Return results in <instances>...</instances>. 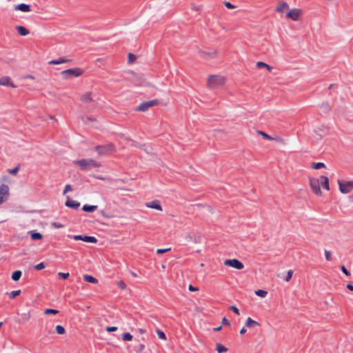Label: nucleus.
<instances>
[{"mask_svg": "<svg viewBox=\"0 0 353 353\" xmlns=\"http://www.w3.org/2000/svg\"><path fill=\"white\" fill-rule=\"evenodd\" d=\"M74 164L78 165L82 170L99 168L101 164L92 159H86L74 161Z\"/></svg>", "mask_w": 353, "mask_h": 353, "instance_id": "f257e3e1", "label": "nucleus"}, {"mask_svg": "<svg viewBox=\"0 0 353 353\" xmlns=\"http://www.w3.org/2000/svg\"><path fill=\"white\" fill-rule=\"evenodd\" d=\"M225 83V78L222 75H209L207 85L210 89L218 88Z\"/></svg>", "mask_w": 353, "mask_h": 353, "instance_id": "f03ea898", "label": "nucleus"}, {"mask_svg": "<svg viewBox=\"0 0 353 353\" xmlns=\"http://www.w3.org/2000/svg\"><path fill=\"white\" fill-rule=\"evenodd\" d=\"M83 73V70L79 68H71L63 70L61 72L63 79H69L72 77H78Z\"/></svg>", "mask_w": 353, "mask_h": 353, "instance_id": "7ed1b4c3", "label": "nucleus"}, {"mask_svg": "<svg viewBox=\"0 0 353 353\" xmlns=\"http://www.w3.org/2000/svg\"><path fill=\"white\" fill-rule=\"evenodd\" d=\"M339 190L343 194L350 193L353 190V181H338Z\"/></svg>", "mask_w": 353, "mask_h": 353, "instance_id": "20e7f679", "label": "nucleus"}, {"mask_svg": "<svg viewBox=\"0 0 353 353\" xmlns=\"http://www.w3.org/2000/svg\"><path fill=\"white\" fill-rule=\"evenodd\" d=\"M99 156L108 155L115 151V147L112 144L98 145L95 148Z\"/></svg>", "mask_w": 353, "mask_h": 353, "instance_id": "39448f33", "label": "nucleus"}, {"mask_svg": "<svg viewBox=\"0 0 353 353\" xmlns=\"http://www.w3.org/2000/svg\"><path fill=\"white\" fill-rule=\"evenodd\" d=\"M310 185L312 190L318 196L322 195V191L320 188L321 176L319 179L312 178L310 180Z\"/></svg>", "mask_w": 353, "mask_h": 353, "instance_id": "423d86ee", "label": "nucleus"}, {"mask_svg": "<svg viewBox=\"0 0 353 353\" xmlns=\"http://www.w3.org/2000/svg\"><path fill=\"white\" fill-rule=\"evenodd\" d=\"M10 188L8 185L1 183L0 185V205L5 203L9 198Z\"/></svg>", "mask_w": 353, "mask_h": 353, "instance_id": "0eeeda50", "label": "nucleus"}, {"mask_svg": "<svg viewBox=\"0 0 353 353\" xmlns=\"http://www.w3.org/2000/svg\"><path fill=\"white\" fill-rule=\"evenodd\" d=\"M303 15V11L301 9L294 8L290 10L286 13V17L293 21H299Z\"/></svg>", "mask_w": 353, "mask_h": 353, "instance_id": "6e6552de", "label": "nucleus"}, {"mask_svg": "<svg viewBox=\"0 0 353 353\" xmlns=\"http://www.w3.org/2000/svg\"><path fill=\"white\" fill-rule=\"evenodd\" d=\"M159 103L157 99L142 102L139 106L136 108V110L139 112H145L150 108L154 106Z\"/></svg>", "mask_w": 353, "mask_h": 353, "instance_id": "1a4fd4ad", "label": "nucleus"}, {"mask_svg": "<svg viewBox=\"0 0 353 353\" xmlns=\"http://www.w3.org/2000/svg\"><path fill=\"white\" fill-rule=\"evenodd\" d=\"M224 265L236 270H242L244 268L243 264L236 259H227L224 261Z\"/></svg>", "mask_w": 353, "mask_h": 353, "instance_id": "9d476101", "label": "nucleus"}, {"mask_svg": "<svg viewBox=\"0 0 353 353\" xmlns=\"http://www.w3.org/2000/svg\"><path fill=\"white\" fill-rule=\"evenodd\" d=\"M327 132V128L324 126H319L314 129L312 135L316 138L319 139L322 137L325 136Z\"/></svg>", "mask_w": 353, "mask_h": 353, "instance_id": "9b49d317", "label": "nucleus"}, {"mask_svg": "<svg viewBox=\"0 0 353 353\" xmlns=\"http://www.w3.org/2000/svg\"><path fill=\"white\" fill-rule=\"evenodd\" d=\"M215 212V210L210 206L204 208L202 210L203 218L204 219H214L216 216H212Z\"/></svg>", "mask_w": 353, "mask_h": 353, "instance_id": "f8f14e48", "label": "nucleus"}, {"mask_svg": "<svg viewBox=\"0 0 353 353\" xmlns=\"http://www.w3.org/2000/svg\"><path fill=\"white\" fill-rule=\"evenodd\" d=\"M147 208H152L159 211H162V207L160 201L159 200H153L152 201L148 202L145 204Z\"/></svg>", "mask_w": 353, "mask_h": 353, "instance_id": "ddd939ff", "label": "nucleus"}, {"mask_svg": "<svg viewBox=\"0 0 353 353\" xmlns=\"http://www.w3.org/2000/svg\"><path fill=\"white\" fill-rule=\"evenodd\" d=\"M80 101L83 103H89L94 101L93 97H92V92H87L81 94L80 97Z\"/></svg>", "mask_w": 353, "mask_h": 353, "instance_id": "4468645a", "label": "nucleus"}, {"mask_svg": "<svg viewBox=\"0 0 353 353\" xmlns=\"http://www.w3.org/2000/svg\"><path fill=\"white\" fill-rule=\"evenodd\" d=\"M0 85L4 86H10L11 88H16V85L11 81L9 77L4 76L0 78Z\"/></svg>", "mask_w": 353, "mask_h": 353, "instance_id": "2eb2a0df", "label": "nucleus"}, {"mask_svg": "<svg viewBox=\"0 0 353 353\" xmlns=\"http://www.w3.org/2000/svg\"><path fill=\"white\" fill-rule=\"evenodd\" d=\"M65 205L72 209H77L80 206V203L77 201L72 200L69 196H67Z\"/></svg>", "mask_w": 353, "mask_h": 353, "instance_id": "dca6fc26", "label": "nucleus"}, {"mask_svg": "<svg viewBox=\"0 0 353 353\" xmlns=\"http://www.w3.org/2000/svg\"><path fill=\"white\" fill-rule=\"evenodd\" d=\"M14 10H20L23 12H28L31 11L30 6L26 3H20L18 5H16L14 7Z\"/></svg>", "mask_w": 353, "mask_h": 353, "instance_id": "f3484780", "label": "nucleus"}, {"mask_svg": "<svg viewBox=\"0 0 353 353\" xmlns=\"http://www.w3.org/2000/svg\"><path fill=\"white\" fill-rule=\"evenodd\" d=\"M145 349V345L141 342H137L134 345L133 350L135 353H141Z\"/></svg>", "mask_w": 353, "mask_h": 353, "instance_id": "a211bd4d", "label": "nucleus"}, {"mask_svg": "<svg viewBox=\"0 0 353 353\" xmlns=\"http://www.w3.org/2000/svg\"><path fill=\"white\" fill-rule=\"evenodd\" d=\"M15 28L17 30V32L19 33V34L21 36H23V37L27 36L30 33V31L24 26H17Z\"/></svg>", "mask_w": 353, "mask_h": 353, "instance_id": "6ab92c4d", "label": "nucleus"}, {"mask_svg": "<svg viewBox=\"0 0 353 353\" xmlns=\"http://www.w3.org/2000/svg\"><path fill=\"white\" fill-rule=\"evenodd\" d=\"M245 325L248 327H253L256 326H260V323L255 320H253L250 317H248L245 321Z\"/></svg>", "mask_w": 353, "mask_h": 353, "instance_id": "aec40b11", "label": "nucleus"}, {"mask_svg": "<svg viewBox=\"0 0 353 353\" xmlns=\"http://www.w3.org/2000/svg\"><path fill=\"white\" fill-rule=\"evenodd\" d=\"M217 55V50H214L211 52H201V57L203 58H214Z\"/></svg>", "mask_w": 353, "mask_h": 353, "instance_id": "412c9836", "label": "nucleus"}, {"mask_svg": "<svg viewBox=\"0 0 353 353\" xmlns=\"http://www.w3.org/2000/svg\"><path fill=\"white\" fill-rule=\"evenodd\" d=\"M256 66L258 68H265L269 72H271L272 70V69H273V68L272 66H270V65H268L266 63H264L263 61H258V62H256Z\"/></svg>", "mask_w": 353, "mask_h": 353, "instance_id": "4be33fe9", "label": "nucleus"}, {"mask_svg": "<svg viewBox=\"0 0 353 353\" xmlns=\"http://www.w3.org/2000/svg\"><path fill=\"white\" fill-rule=\"evenodd\" d=\"M321 184L325 190H330L329 180L326 176H321Z\"/></svg>", "mask_w": 353, "mask_h": 353, "instance_id": "5701e85b", "label": "nucleus"}, {"mask_svg": "<svg viewBox=\"0 0 353 353\" xmlns=\"http://www.w3.org/2000/svg\"><path fill=\"white\" fill-rule=\"evenodd\" d=\"M228 349L221 343L216 344V351L217 353H225L228 352Z\"/></svg>", "mask_w": 353, "mask_h": 353, "instance_id": "b1692460", "label": "nucleus"}, {"mask_svg": "<svg viewBox=\"0 0 353 353\" xmlns=\"http://www.w3.org/2000/svg\"><path fill=\"white\" fill-rule=\"evenodd\" d=\"M116 285L118 287V288L121 290V291H125L127 290V284L126 283L122 280V279H120V280H118L117 282H116Z\"/></svg>", "mask_w": 353, "mask_h": 353, "instance_id": "393cba45", "label": "nucleus"}, {"mask_svg": "<svg viewBox=\"0 0 353 353\" xmlns=\"http://www.w3.org/2000/svg\"><path fill=\"white\" fill-rule=\"evenodd\" d=\"M29 234H30L31 239L33 241L41 240L43 238V236L41 233L34 231H30Z\"/></svg>", "mask_w": 353, "mask_h": 353, "instance_id": "a878e982", "label": "nucleus"}, {"mask_svg": "<svg viewBox=\"0 0 353 353\" xmlns=\"http://www.w3.org/2000/svg\"><path fill=\"white\" fill-rule=\"evenodd\" d=\"M83 278L84 281H85L88 283H90L96 284L98 283V280L95 277H94L91 275L85 274L83 276Z\"/></svg>", "mask_w": 353, "mask_h": 353, "instance_id": "bb28decb", "label": "nucleus"}, {"mask_svg": "<svg viewBox=\"0 0 353 353\" xmlns=\"http://www.w3.org/2000/svg\"><path fill=\"white\" fill-rule=\"evenodd\" d=\"M288 8V5L286 2H281L279 3L276 8V11L278 12H283L285 9Z\"/></svg>", "mask_w": 353, "mask_h": 353, "instance_id": "cd10ccee", "label": "nucleus"}, {"mask_svg": "<svg viewBox=\"0 0 353 353\" xmlns=\"http://www.w3.org/2000/svg\"><path fill=\"white\" fill-rule=\"evenodd\" d=\"M22 273L20 270L14 271L12 274V279L14 281H17L21 277Z\"/></svg>", "mask_w": 353, "mask_h": 353, "instance_id": "c85d7f7f", "label": "nucleus"}, {"mask_svg": "<svg viewBox=\"0 0 353 353\" xmlns=\"http://www.w3.org/2000/svg\"><path fill=\"white\" fill-rule=\"evenodd\" d=\"M97 205H84L82 208V210L85 212H93L97 210Z\"/></svg>", "mask_w": 353, "mask_h": 353, "instance_id": "c756f323", "label": "nucleus"}, {"mask_svg": "<svg viewBox=\"0 0 353 353\" xmlns=\"http://www.w3.org/2000/svg\"><path fill=\"white\" fill-rule=\"evenodd\" d=\"M133 339V336L129 332H125L122 334V340L123 341H131Z\"/></svg>", "mask_w": 353, "mask_h": 353, "instance_id": "7c9ffc66", "label": "nucleus"}, {"mask_svg": "<svg viewBox=\"0 0 353 353\" xmlns=\"http://www.w3.org/2000/svg\"><path fill=\"white\" fill-rule=\"evenodd\" d=\"M257 133L266 140H270V141L276 140L275 138L270 137V135H268V134H266L265 132H264L263 131H258Z\"/></svg>", "mask_w": 353, "mask_h": 353, "instance_id": "2f4dec72", "label": "nucleus"}, {"mask_svg": "<svg viewBox=\"0 0 353 353\" xmlns=\"http://www.w3.org/2000/svg\"><path fill=\"white\" fill-rule=\"evenodd\" d=\"M83 241L88 243H96L97 242V239L94 236H84Z\"/></svg>", "mask_w": 353, "mask_h": 353, "instance_id": "473e14b6", "label": "nucleus"}, {"mask_svg": "<svg viewBox=\"0 0 353 353\" xmlns=\"http://www.w3.org/2000/svg\"><path fill=\"white\" fill-rule=\"evenodd\" d=\"M156 333L160 339L163 340V341L167 340L166 335L162 330H157Z\"/></svg>", "mask_w": 353, "mask_h": 353, "instance_id": "72a5a7b5", "label": "nucleus"}, {"mask_svg": "<svg viewBox=\"0 0 353 353\" xmlns=\"http://www.w3.org/2000/svg\"><path fill=\"white\" fill-rule=\"evenodd\" d=\"M255 294L258 296H260L261 298H265L268 294V292L265 290H258L255 291Z\"/></svg>", "mask_w": 353, "mask_h": 353, "instance_id": "f704fd0d", "label": "nucleus"}, {"mask_svg": "<svg viewBox=\"0 0 353 353\" xmlns=\"http://www.w3.org/2000/svg\"><path fill=\"white\" fill-rule=\"evenodd\" d=\"M56 332L58 334L62 335L65 332V328L60 325H58L55 327Z\"/></svg>", "mask_w": 353, "mask_h": 353, "instance_id": "c9c22d12", "label": "nucleus"}, {"mask_svg": "<svg viewBox=\"0 0 353 353\" xmlns=\"http://www.w3.org/2000/svg\"><path fill=\"white\" fill-rule=\"evenodd\" d=\"M21 294V290H14V291H12L10 294H9V296L11 299H14L15 297H17V296H19V294Z\"/></svg>", "mask_w": 353, "mask_h": 353, "instance_id": "e433bc0d", "label": "nucleus"}, {"mask_svg": "<svg viewBox=\"0 0 353 353\" xmlns=\"http://www.w3.org/2000/svg\"><path fill=\"white\" fill-rule=\"evenodd\" d=\"M59 311L54 309H46L44 310V314L46 315L49 314H58Z\"/></svg>", "mask_w": 353, "mask_h": 353, "instance_id": "4c0bfd02", "label": "nucleus"}, {"mask_svg": "<svg viewBox=\"0 0 353 353\" xmlns=\"http://www.w3.org/2000/svg\"><path fill=\"white\" fill-rule=\"evenodd\" d=\"M325 165L323 163L318 162L312 164V168L318 170L324 168Z\"/></svg>", "mask_w": 353, "mask_h": 353, "instance_id": "58836bf2", "label": "nucleus"}, {"mask_svg": "<svg viewBox=\"0 0 353 353\" xmlns=\"http://www.w3.org/2000/svg\"><path fill=\"white\" fill-rule=\"evenodd\" d=\"M20 169V166L19 165H17L13 169H10V170H8V173H10V174H12V175H15L17 174V172H19Z\"/></svg>", "mask_w": 353, "mask_h": 353, "instance_id": "ea45409f", "label": "nucleus"}, {"mask_svg": "<svg viewBox=\"0 0 353 353\" xmlns=\"http://www.w3.org/2000/svg\"><path fill=\"white\" fill-rule=\"evenodd\" d=\"M100 214H101V216H103V218L104 219H112L113 218V216L110 214V213H106L104 211L101 210L100 212Z\"/></svg>", "mask_w": 353, "mask_h": 353, "instance_id": "a19ab883", "label": "nucleus"}, {"mask_svg": "<svg viewBox=\"0 0 353 353\" xmlns=\"http://www.w3.org/2000/svg\"><path fill=\"white\" fill-rule=\"evenodd\" d=\"M58 276H59V278H61V279H62L63 280H65V279H67L69 277L70 274H69L68 272H67V273L59 272L58 273Z\"/></svg>", "mask_w": 353, "mask_h": 353, "instance_id": "79ce46f5", "label": "nucleus"}, {"mask_svg": "<svg viewBox=\"0 0 353 353\" xmlns=\"http://www.w3.org/2000/svg\"><path fill=\"white\" fill-rule=\"evenodd\" d=\"M136 59H137V57L135 55H134L132 53L128 54V62L130 63L134 62L136 61Z\"/></svg>", "mask_w": 353, "mask_h": 353, "instance_id": "37998d69", "label": "nucleus"}, {"mask_svg": "<svg viewBox=\"0 0 353 353\" xmlns=\"http://www.w3.org/2000/svg\"><path fill=\"white\" fill-rule=\"evenodd\" d=\"M202 6L200 5L191 4V9L194 11L198 12L201 10Z\"/></svg>", "mask_w": 353, "mask_h": 353, "instance_id": "c03bdc74", "label": "nucleus"}, {"mask_svg": "<svg viewBox=\"0 0 353 353\" xmlns=\"http://www.w3.org/2000/svg\"><path fill=\"white\" fill-rule=\"evenodd\" d=\"M72 190V186L70 185V184H67L65 186V188H64V190L63 192V194H67L68 192H70Z\"/></svg>", "mask_w": 353, "mask_h": 353, "instance_id": "a18cd8bd", "label": "nucleus"}, {"mask_svg": "<svg viewBox=\"0 0 353 353\" xmlns=\"http://www.w3.org/2000/svg\"><path fill=\"white\" fill-rule=\"evenodd\" d=\"M34 268L37 270H41L45 268V265L43 262L38 263L34 266Z\"/></svg>", "mask_w": 353, "mask_h": 353, "instance_id": "49530a36", "label": "nucleus"}, {"mask_svg": "<svg viewBox=\"0 0 353 353\" xmlns=\"http://www.w3.org/2000/svg\"><path fill=\"white\" fill-rule=\"evenodd\" d=\"M224 5L225 6L226 8H228V9H234L236 8V6L233 4H232L229 1H225L224 2Z\"/></svg>", "mask_w": 353, "mask_h": 353, "instance_id": "de8ad7c7", "label": "nucleus"}, {"mask_svg": "<svg viewBox=\"0 0 353 353\" xmlns=\"http://www.w3.org/2000/svg\"><path fill=\"white\" fill-rule=\"evenodd\" d=\"M292 274H293V271L291 270H288V272H287V276H286V278H285V281H289L292 279Z\"/></svg>", "mask_w": 353, "mask_h": 353, "instance_id": "09e8293b", "label": "nucleus"}, {"mask_svg": "<svg viewBox=\"0 0 353 353\" xmlns=\"http://www.w3.org/2000/svg\"><path fill=\"white\" fill-rule=\"evenodd\" d=\"M106 331L108 332H115L117 330V327H115V326H108L106 327Z\"/></svg>", "mask_w": 353, "mask_h": 353, "instance_id": "8fccbe9b", "label": "nucleus"}, {"mask_svg": "<svg viewBox=\"0 0 353 353\" xmlns=\"http://www.w3.org/2000/svg\"><path fill=\"white\" fill-rule=\"evenodd\" d=\"M325 258L327 261H330L331 260V252L330 251L325 250Z\"/></svg>", "mask_w": 353, "mask_h": 353, "instance_id": "3c124183", "label": "nucleus"}, {"mask_svg": "<svg viewBox=\"0 0 353 353\" xmlns=\"http://www.w3.org/2000/svg\"><path fill=\"white\" fill-rule=\"evenodd\" d=\"M341 270H342V272L347 276H350V272L345 268V267L344 265H342L341 267Z\"/></svg>", "mask_w": 353, "mask_h": 353, "instance_id": "603ef678", "label": "nucleus"}, {"mask_svg": "<svg viewBox=\"0 0 353 353\" xmlns=\"http://www.w3.org/2000/svg\"><path fill=\"white\" fill-rule=\"evenodd\" d=\"M170 250V248H166V249H158V250H157V252L158 254H163V253H165V252H166L169 251Z\"/></svg>", "mask_w": 353, "mask_h": 353, "instance_id": "864d4df0", "label": "nucleus"}, {"mask_svg": "<svg viewBox=\"0 0 353 353\" xmlns=\"http://www.w3.org/2000/svg\"><path fill=\"white\" fill-rule=\"evenodd\" d=\"M188 290L190 292H197V291H199V288H195V287L192 286V285H190L188 286Z\"/></svg>", "mask_w": 353, "mask_h": 353, "instance_id": "5fc2aeb1", "label": "nucleus"}, {"mask_svg": "<svg viewBox=\"0 0 353 353\" xmlns=\"http://www.w3.org/2000/svg\"><path fill=\"white\" fill-rule=\"evenodd\" d=\"M230 309L235 313L237 315H239V309L234 306V305H232L230 307Z\"/></svg>", "mask_w": 353, "mask_h": 353, "instance_id": "6e6d98bb", "label": "nucleus"}, {"mask_svg": "<svg viewBox=\"0 0 353 353\" xmlns=\"http://www.w3.org/2000/svg\"><path fill=\"white\" fill-rule=\"evenodd\" d=\"M321 108H324L326 110H329L330 109V107L328 105V103H323V104H321Z\"/></svg>", "mask_w": 353, "mask_h": 353, "instance_id": "4d7b16f0", "label": "nucleus"}, {"mask_svg": "<svg viewBox=\"0 0 353 353\" xmlns=\"http://www.w3.org/2000/svg\"><path fill=\"white\" fill-rule=\"evenodd\" d=\"M58 60L60 64L68 62V60L65 59L64 57H60L59 59H58Z\"/></svg>", "mask_w": 353, "mask_h": 353, "instance_id": "13d9d810", "label": "nucleus"}, {"mask_svg": "<svg viewBox=\"0 0 353 353\" xmlns=\"http://www.w3.org/2000/svg\"><path fill=\"white\" fill-rule=\"evenodd\" d=\"M222 323L223 325H230V321L225 317L223 318Z\"/></svg>", "mask_w": 353, "mask_h": 353, "instance_id": "bf43d9fd", "label": "nucleus"}, {"mask_svg": "<svg viewBox=\"0 0 353 353\" xmlns=\"http://www.w3.org/2000/svg\"><path fill=\"white\" fill-rule=\"evenodd\" d=\"M49 64L50 65H58V64H60L59 60H52V61H50L48 62Z\"/></svg>", "mask_w": 353, "mask_h": 353, "instance_id": "052dcab7", "label": "nucleus"}, {"mask_svg": "<svg viewBox=\"0 0 353 353\" xmlns=\"http://www.w3.org/2000/svg\"><path fill=\"white\" fill-rule=\"evenodd\" d=\"M53 226H54V228H62V227H63V225H62L61 224H60V223H57V222H54V223H53Z\"/></svg>", "mask_w": 353, "mask_h": 353, "instance_id": "680f3d73", "label": "nucleus"}, {"mask_svg": "<svg viewBox=\"0 0 353 353\" xmlns=\"http://www.w3.org/2000/svg\"><path fill=\"white\" fill-rule=\"evenodd\" d=\"M1 180H2L3 181H4V182H8V183H9V182H10V179H9V177H8V176H3V177H2V179H1Z\"/></svg>", "mask_w": 353, "mask_h": 353, "instance_id": "e2e57ef3", "label": "nucleus"}, {"mask_svg": "<svg viewBox=\"0 0 353 353\" xmlns=\"http://www.w3.org/2000/svg\"><path fill=\"white\" fill-rule=\"evenodd\" d=\"M74 239L75 240H82L83 241V236H81V235H77V236H74Z\"/></svg>", "mask_w": 353, "mask_h": 353, "instance_id": "0e129e2a", "label": "nucleus"}, {"mask_svg": "<svg viewBox=\"0 0 353 353\" xmlns=\"http://www.w3.org/2000/svg\"><path fill=\"white\" fill-rule=\"evenodd\" d=\"M347 288L349 289L351 291H353V285L352 284H347Z\"/></svg>", "mask_w": 353, "mask_h": 353, "instance_id": "69168bd1", "label": "nucleus"}, {"mask_svg": "<svg viewBox=\"0 0 353 353\" xmlns=\"http://www.w3.org/2000/svg\"><path fill=\"white\" fill-rule=\"evenodd\" d=\"M139 333H140V334H144L145 333V329H143V328H140V329L139 330Z\"/></svg>", "mask_w": 353, "mask_h": 353, "instance_id": "338daca9", "label": "nucleus"}, {"mask_svg": "<svg viewBox=\"0 0 353 353\" xmlns=\"http://www.w3.org/2000/svg\"><path fill=\"white\" fill-rule=\"evenodd\" d=\"M246 332V330L245 328L243 327L240 330V334H244Z\"/></svg>", "mask_w": 353, "mask_h": 353, "instance_id": "774afa93", "label": "nucleus"}]
</instances>
